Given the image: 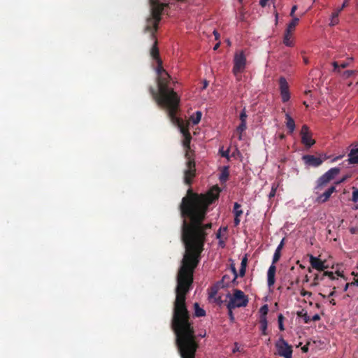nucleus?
<instances>
[{"label": "nucleus", "mask_w": 358, "mask_h": 358, "mask_svg": "<svg viewBox=\"0 0 358 358\" xmlns=\"http://www.w3.org/2000/svg\"><path fill=\"white\" fill-rule=\"evenodd\" d=\"M203 248H185L177 276L176 297L174 302L172 328L181 358H195L198 344L185 305V296L193 282V273L198 265Z\"/></svg>", "instance_id": "1"}, {"label": "nucleus", "mask_w": 358, "mask_h": 358, "mask_svg": "<svg viewBox=\"0 0 358 358\" xmlns=\"http://www.w3.org/2000/svg\"><path fill=\"white\" fill-rule=\"evenodd\" d=\"M178 122H173L171 120V121L180 127V131L184 137L182 144L185 149V157L187 159L186 169L184 171V181L186 184L189 185L195 176L196 171L194 159L192 157V151L189 150V145L192 138L188 129L181 127L180 120L178 117Z\"/></svg>", "instance_id": "2"}, {"label": "nucleus", "mask_w": 358, "mask_h": 358, "mask_svg": "<svg viewBox=\"0 0 358 358\" xmlns=\"http://www.w3.org/2000/svg\"><path fill=\"white\" fill-rule=\"evenodd\" d=\"M227 296L229 299L227 307L231 313V310L236 308L245 307L248 305V298L241 290L235 289L233 294H229Z\"/></svg>", "instance_id": "3"}, {"label": "nucleus", "mask_w": 358, "mask_h": 358, "mask_svg": "<svg viewBox=\"0 0 358 358\" xmlns=\"http://www.w3.org/2000/svg\"><path fill=\"white\" fill-rule=\"evenodd\" d=\"M232 72L238 80H241V73L245 71L247 59L243 50L236 51L234 57Z\"/></svg>", "instance_id": "4"}, {"label": "nucleus", "mask_w": 358, "mask_h": 358, "mask_svg": "<svg viewBox=\"0 0 358 358\" xmlns=\"http://www.w3.org/2000/svg\"><path fill=\"white\" fill-rule=\"evenodd\" d=\"M338 277L344 278V275L342 272L336 271L334 273L332 271H320L318 273L315 275V277L313 280V284L314 285H317L322 282H325L327 280H338Z\"/></svg>", "instance_id": "5"}, {"label": "nucleus", "mask_w": 358, "mask_h": 358, "mask_svg": "<svg viewBox=\"0 0 358 358\" xmlns=\"http://www.w3.org/2000/svg\"><path fill=\"white\" fill-rule=\"evenodd\" d=\"M277 354L284 358H292V346L289 345L282 337L275 343Z\"/></svg>", "instance_id": "6"}, {"label": "nucleus", "mask_w": 358, "mask_h": 358, "mask_svg": "<svg viewBox=\"0 0 358 358\" xmlns=\"http://www.w3.org/2000/svg\"><path fill=\"white\" fill-rule=\"evenodd\" d=\"M300 135L301 138V143L307 148L313 146L315 141L312 138V134L309 131V128L307 125L304 124L302 126Z\"/></svg>", "instance_id": "7"}, {"label": "nucleus", "mask_w": 358, "mask_h": 358, "mask_svg": "<svg viewBox=\"0 0 358 358\" xmlns=\"http://www.w3.org/2000/svg\"><path fill=\"white\" fill-rule=\"evenodd\" d=\"M329 157L326 155H324V159H322L320 157H317L314 155H307L303 157V160L304 161L305 164L308 166L317 167L322 164L324 159H327Z\"/></svg>", "instance_id": "8"}, {"label": "nucleus", "mask_w": 358, "mask_h": 358, "mask_svg": "<svg viewBox=\"0 0 358 358\" xmlns=\"http://www.w3.org/2000/svg\"><path fill=\"white\" fill-rule=\"evenodd\" d=\"M279 83L282 100L283 102H286L290 98L288 83L286 79L282 77L280 78Z\"/></svg>", "instance_id": "9"}, {"label": "nucleus", "mask_w": 358, "mask_h": 358, "mask_svg": "<svg viewBox=\"0 0 358 358\" xmlns=\"http://www.w3.org/2000/svg\"><path fill=\"white\" fill-rule=\"evenodd\" d=\"M309 259L311 266L318 271H324L328 268V266L325 264V262L322 261L318 257L310 255Z\"/></svg>", "instance_id": "10"}, {"label": "nucleus", "mask_w": 358, "mask_h": 358, "mask_svg": "<svg viewBox=\"0 0 358 358\" xmlns=\"http://www.w3.org/2000/svg\"><path fill=\"white\" fill-rule=\"evenodd\" d=\"M275 271H276V266L275 264L272 263L271 265L269 266L268 271H267V284L269 287H271L273 286L275 282Z\"/></svg>", "instance_id": "11"}, {"label": "nucleus", "mask_w": 358, "mask_h": 358, "mask_svg": "<svg viewBox=\"0 0 358 358\" xmlns=\"http://www.w3.org/2000/svg\"><path fill=\"white\" fill-rule=\"evenodd\" d=\"M336 191L334 186L330 187L323 194L319 195L317 198V201L319 203H324L330 198L331 195Z\"/></svg>", "instance_id": "12"}, {"label": "nucleus", "mask_w": 358, "mask_h": 358, "mask_svg": "<svg viewBox=\"0 0 358 358\" xmlns=\"http://www.w3.org/2000/svg\"><path fill=\"white\" fill-rule=\"evenodd\" d=\"M353 58L348 57L346 61L341 63L340 64L337 62H334L332 65L334 66V71L336 73H341V69H345L350 65L352 62Z\"/></svg>", "instance_id": "13"}, {"label": "nucleus", "mask_w": 358, "mask_h": 358, "mask_svg": "<svg viewBox=\"0 0 358 358\" xmlns=\"http://www.w3.org/2000/svg\"><path fill=\"white\" fill-rule=\"evenodd\" d=\"M331 179L329 177L327 176L325 173L322 175L317 180V185L315 187V189L317 190V193H318L319 191L322 190L324 186H325Z\"/></svg>", "instance_id": "14"}, {"label": "nucleus", "mask_w": 358, "mask_h": 358, "mask_svg": "<svg viewBox=\"0 0 358 358\" xmlns=\"http://www.w3.org/2000/svg\"><path fill=\"white\" fill-rule=\"evenodd\" d=\"M283 43L288 47H292L294 45V40L292 36V32H289L285 31L284 38H283Z\"/></svg>", "instance_id": "15"}, {"label": "nucleus", "mask_w": 358, "mask_h": 358, "mask_svg": "<svg viewBox=\"0 0 358 358\" xmlns=\"http://www.w3.org/2000/svg\"><path fill=\"white\" fill-rule=\"evenodd\" d=\"M285 119H286V127L289 129V131L290 133H292L295 129V122L293 120V118L288 114H285Z\"/></svg>", "instance_id": "16"}, {"label": "nucleus", "mask_w": 358, "mask_h": 358, "mask_svg": "<svg viewBox=\"0 0 358 358\" xmlns=\"http://www.w3.org/2000/svg\"><path fill=\"white\" fill-rule=\"evenodd\" d=\"M282 246H283V240L281 241V243L278 245V246L277 247L275 252H274V255H273V261H272V263L273 264H275L280 258V252H281V250L282 248Z\"/></svg>", "instance_id": "17"}, {"label": "nucleus", "mask_w": 358, "mask_h": 358, "mask_svg": "<svg viewBox=\"0 0 358 358\" xmlns=\"http://www.w3.org/2000/svg\"><path fill=\"white\" fill-rule=\"evenodd\" d=\"M202 113L200 111H196L195 113L192 114L189 117V121L193 124H197L201 119Z\"/></svg>", "instance_id": "18"}, {"label": "nucleus", "mask_w": 358, "mask_h": 358, "mask_svg": "<svg viewBox=\"0 0 358 358\" xmlns=\"http://www.w3.org/2000/svg\"><path fill=\"white\" fill-rule=\"evenodd\" d=\"M299 21V19L296 17H292V21L288 24L287 27L286 29L287 31L292 32L296 26L297 25L298 22Z\"/></svg>", "instance_id": "19"}, {"label": "nucleus", "mask_w": 358, "mask_h": 358, "mask_svg": "<svg viewBox=\"0 0 358 358\" xmlns=\"http://www.w3.org/2000/svg\"><path fill=\"white\" fill-rule=\"evenodd\" d=\"M341 13V10H336L331 14V22L329 23L330 26H334L338 23V17L339 13Z\"/></svg>", "instance_id": "20"}, {"label": "nucleus", "mask_w": 358, "mask_h": 358, "mask_svg": "<svg viewBox=\"0 0 358 358\" xmlns=\"http://www.w3.org/2000/svg\"><path fill=\"white\" fill-rule=\"evenodd\" d=\"M348 162L349 164H358V152H350Z\"/></svg>", "instance_id": "21"}, {"label": "nucleus", "mask_w": 358, "mask_h": 358, "mask_svg": "<svg viewBox=\"0 0 358 358\" xmlns=\"http://www.w3.org/2000/svg\"><path fill=\"white\" fill-rule=\"evenodd\" d=\"M246 123L241 122L237 127L236 131L238 134V140H242V133L246 129Z\"/></svg>", "instance_id": "22"}, {"label": "nucleus", "mask_w": 358, "mask_h": 358, "mask_svg": "<svg viewBox=\"0 0 358 358\" xmlns=\"http://www.w3.org/2000/svg\"><path fill=\"white\" fill-rule=\"evenodd\" d=\"M194 315L196 317H203L206 315L205 310L200 308L197 303H194Z\"/></svg>", "instance_id": "23"}, {"label": "nucleus", "mask_w": 358, "mask_h": 358, "mask_svg": "<svg viewBox=\"0 0 358 358\" xmlns=\"http://www.w3.org/2000/svg\"><path fill=\"white\" fill-rule=\"evenodd\" d=\"M340 172V169L338 168H331L327 172L325 173L328 177L331 180H332L336 175H338Z\"/></svg>", "instance_id": "24"}, {"label": "nucleus", "mask_w": 358, "mask_h": 358, "mask_svg": "<svg viewBox=\"0 0 358 358\" xmlns=\"http://www.w3.org/2000/svg\"><path fill=\"white\" fill-rule=\"evenodd\" d=\"M234 213L236 217H240L243 214V211L241 210V205L238 203H234Z\"/></svg>", "instance_id": "25"}, {"label": "nucleus", "mask_w": 358, "mask_h": 358, "mask_svg": "<svg viewBox=\"0 0 358 358\" xmlns=\"http://www.w3.org/2000/svg\"><path fill=\"white\" fill-rule=\"evenodd\" d=\"M356 73V71L354 70H347L342 73L341 76L346 79L352 76H354Z\"/></svg>", "instance_id": "26"}, {"label": "nucleus", "mask_w": 358, "mask_h": 358, "mask_svg": "<svg viewBox=\"0 0 358 358\" xmlns=\"http://www.w3.org/2000/svg\"><path fill=\"white\" fill-rule=\"evenodd\" d=\"M278 186H279L278 183H275V182L273 183L272 187H271V190L268 195L270 199L275 196Z\"/></svg>", "instance_id": "27"}, {"label": "nucleus", "mask_w": 358, "mask_h": 358, "mask_svg": "<svg viewBox=\"0 0 358 358\" xmlns=\"http://www.w3.org/2000/svg\"><path fill=\"white\" fill-rule=\"evenodd\" d=\"M268 311V308L267 305H264L263 306H262L259 309L261 317L266 318V315H267Z\"/></svg>", "instance_id": "28"}, {"label": "nucleus", "mask_w": 358, "mask_h": 358, "mask_svg": "<svg viewBox=\"0 0 358 358\" xmlns=\"http://www.w3.org/2000/svg\"><path fill=\"white\" fill-rule=\"evenodd\" d=\"M260 322H261L262 332H263L264 334H266V328H267V320H266V318L261 317Z\"/></svg>", "instance_id": "29"}, {"label": "nucleus", "mask_w": 358, "mask_h": 358, "mask_svg": "<svg viewBox=\"0 0 358 358\" xmlns=\"http://www.w3.org/2000/svg\"><path fill=\"white\" fill-rule=\"evenodd\" d=\"M352 189V201L356 203L358 201V189L353 187Z\"/></svg>", "instance_id": "30"}, {"label": "nucleus", "mask_w": 358, "mask_h": 358, "mask_svg": "<svg viewBox=\"0 0 358 358\" xmlns=\"http://www.w3.org/2000/svg\"><path fill=\"white\" fill-rule=\"evenodd\" d=\"M247 115L245 109L240 114V120L241 122L246 123Z\"/></svg>", "instance_id": "31"}, {"label": "nucleus", "mask_w": 358, "mask_h": 358, "mask_svg": "<svg viewBox=\"0 0 358 358\" xmlns=\"http://www.w3.org/2000/svg\"><path fill=\"white\" fill-rule=\"evenodd\" d=\"M282 320H283V316L282 314L279 315L278 316V323H279V329L281 330V331H283L284 330V327H283V324H282Z\"/></svg>", "instance_id": "32"}, {"label": "nucleus", "mask_w": 358, "mask_h": 358, "mask_svg": "<svg viewBox=\"0 0 358 358\" xmlns=\"http://www.w3.org/2000/svg\"><path fill=\"white\" fill-rule=\"evenodd\" d=\"M311 294H312L310 292H308V291H306V290H303V289H302L301 291V295L304 296V297H308V296L309 297V296H311Z\"/></svg>", "instance_id": "33"}, {"label": "nucleus", "mask_w": 358, "mask_h": 358, "mask_svg": "<svg viewBox=\"0 0 358 358\" xmlns=\"http://www.w3.org/2000/svg\"><path fill=\"white\" fill-rule=\"evenodd\" d=\"M303 318L305 323H309L311 321V317L307 313L303 315Z\"/></svg>", "instance_id": "34"}, {"label": "nucleus", "mask_w": 358, "mask_h": 358, "mask_svg": "<svg viewBox=\"0 0 358 358\" xmlns=\"http://www.w3.org/2000/svg\"><path fill=\"white\" fill-rule=\"evenodd\" d=\"M247 261H248V258L247 257H244L242 260H241V267H245L246 268V265H247Z\"/></svg>", "instance_id": "35"}, {"label": "nucleus", "mask_w": 358, "mask_h": 358, "mask_svg": "<svg viewBox=\"0 0 358 358\" xmlns=\"http://www.w3.org/2000/svg\"><path fill=\"white\" fill-rule=\"evenodd\" d=\"M296 9H297V6L294 5V6H292V8L291 9V12H290V16L291 17H295L294 16V13L296 10Z\"/></svg>", "instance_id": "36"}, {"label": "nucleus", "mask_w": 358, "mask_h": 358, "mask_svg": "<svg viewBox=\"0 0 358 358\" xmlns=\"http://www.w3.org/2000/svg\"><path fill=\"white\" fill-rule=\"evenodd\" d=\"M352 148L350 152H358V143L352 145Z\"/></svg>", "instance_id": "37"}, {"label": "nucleus", "mask_w": 358, "mask_h": 358, "mask_svg": "<svg viewBox=\"0 0 358 358\" xmlns=\"http://www.w3.org/2000/svg\"><path fill=\"white\" fill-rule=\"evenodd\" d=\"M320 320V317L318 314H315L311 317V321H318Z\"/></svg>", "instance_id": "38"}, {"label": "nucleus", "mask_w": 358, "mask_h": 358, "mask_svg": "<svg viewBox=\"0 0 358 358\" xmlns=\"http://www.w3.org/2000/svg\"><path fill=\"white\" fill-rule=\"evenodd\" d=\"M239 273H240V275L241 276H243L245 275V267H241Z\"/></svg>", "instance_id": "39"}, {"label": "nucleus", "mask_w": 358, "mask_h": 358, "mask_svg": "<svg viewBox=\"0 0 358 358\" xmlns=\"http://www.w3.org/2000/svg\"><path fill=\"white\" fill-rule=\"evenodd\" d=\"M269 0H260L259 3H260V5L262 6V7H264L266 6L267 2Z\"/></svg>", "instance_id": "40"}, {"label": "nucleus", "mask_w": 358, "mask_h": 358, "mask_svg": "<svg viewBox=\"0 0 358 358\" xmlns=\"http://www.w3.org/2000/svg\"><path fill=\"white\" fill-rule=\"evenodd\" d=\"M240 223V219H239V217H236V215H235V218H234V224L236 226L238 225Z\"/></svg>", "instance_id": "41"}, {"label": "nucleus", "mask_w": 358, "mask_h": 358, "mask_svg": "<svg viewBox=\"0 0 358 358\" xmlns=\"http://www.w3.org/2000/svg\"><path fill=\"white\" fill-rule=\"evenodd\" d=\"M342 157H343V155H339V156H337L336 157H334L331 159V162H335L338 161V159H341Z\"/></svg>", "instance_id": "42"}, {"label": "nucleus", "mask_w": 358, "mask_h": 358, "mask_svg": "<svg viewBox=\"0 0 358 358\" xmlns=\"http://www.w3.org/2000/svg\"><path fill=\"white\" fill-rule=\"evenodd\" d=\"M222 156L228 158V157H229V150H227V151L222 152Z\"/></svg>", "instance_id": "43"}, {"label": "nucleus", "mask_w": 358, "mask_h": 358, "mask_svg": "<svg viewBox=\"0 0 358 358\" xmlns=\"http://www.w3.org/2000/svg\"><path fill=\"white\" fill-rule=\"evenodd\" d=\"M348 0H345V1H344V3H343L342 6H341L340 8H338V10H341H341H343V9L346 6H347V4H348V3H347V2H348Z\"/></svg>", "instance_id": "44"}, {"label": "nucleus", "mask_w": 358, "mask_h": 358, "mask_svg": "<svg viewBox=\"0 0 358 358\" xmlns=\"http://www.w3.org/2000/svg\"><path fill=\"white\" fill-rule=\"evenodd\" d=\"M213 34L215 36V39L218 40V38L220 37V34H218V32L216 30H214Z\"/></svg>", "instance_id": "45"}, {"label": "nucleus", "mask_w": 358, "mask_h": 358, "mask_svg": "<svg viewBox=\"0 0 358 358\" xmlns=\"http://www.w3.org/2000/svg\"><path fill=\"white\" fill-rule=\"evenodd\" d=\"M233 272H234V275L233 280H235L237 278V274H236V271L234 268H233Z\"/></svg>", "instance_id": "46"}, {"label": "nucleus", "mask_w": 358, "mask_h": 358, "mask_svg": "<svg viewBox=\"0 0 358 358\" xmlns=\"http://www.w3.org/2000/svg\"><path fill=\"white\" fill-rule=\"evenodd\" d=\"M217 292V290H212L211 293L210 294V297H213Z\"/></svg>", "instance_id": "47"}, {"label": "nucleus", "mask_w": 358, "mask_h": 358, "mask_svg": "<svg viewBox=\"0 0 358 358\" xmlns=\"http://www.w3.org/2000/svg\"><path fill=\"white\" fill-rule=\"evenodd\" d=\"M220 42H218L217 44H215V46H214V48H213V50H217V49H218V48L220 47Z\"/></svg>", "instance_id": "48"}, {"label": "nucleus", "mask_w": 358, "mask_h": 358, "mask_svg": "<svg viewBox=\"0 0 358 358\" xmlns=\"http://www.w3.org/2000/svg\"><path fill=\"white\" fill-rule=\"evenodd\" d=\"M348 286H349V283H346L345 287H344V289H343L344 292L347 291V289L348 288Z\"/></svg>", "instance_id": "49"}, {"label": "nucleus", "mask_w": 358, "mask_h": 358, "mask_svg": "<svg viewBox=\"0 0 358 358\" xmlns=\"http://www.w3.org/2000/svg\"><path fill=\"white\" fill-rule=\"evenodd\" d=\"M207 86H208V83H207V81L205 80L203 82V89H205Z\"/></svg>", "instance_id": "50"}, {"label": "nucleus", "mask_w": 358, "mask_h": 358, "mask_svg": "<svg viewBox=\"0 0 358 358\" xmlns=\"http://www.w3.org/2000/svg\"><path fill=\"white\" fill-rule=\"evenodd\" d=\"M227 278V275H224L223 278H222V282H224Z\"/></svg>", "instance_id": "51"}, {"label": "nucleus", "mask_w": 358, "mask_h": 358, "mask_svg": "<svg viewBox=\"0 0 358 358\" xmlns=\"http://www.w3.org/2000/svg\"><path fill=\"white\" fill-rule=\"evenodd\" d=\"M238 350V348L236 346V348L233 350V352H235Z\"/></svg>", "instance_id": "52"}, {"label": "nucleus", "mask_w": 358, "mask_h": 358, "mask_svg": "<svg viewBox=\"0 0 358 358\" xmlns=\"http://www.w3.org/2000/svg\"><path fill=\"white\" fill-rule=\"evenodd\" d=\"M217 238H220V231L217 234Z\"/></svg>", "instance_id": "53"}, {"label": "nucleus", "mask_w": 358, "mask_h": 358, "mask_svg": "<svg viewBox=\"0 0 358 358\" xmlns=\"http://www.w3.org/2000/svg\"><path fill=\"white\" fill-rule=\"evenodd\" d=\"M330 302H331V303H332L333 305H334V304H335V301H334V299H332Z\"/></svg>", "instance_id": "54"}, {"label": "nucleus", "mask_w": 358, "mask_h": 358, "mask_svg": "<svg viewBox=\"0 0 358 358\" xmlns=\"http://www.w3.org/2000/svg\"><path fill=\"white\" fill-rule=\"evenodd\" d=\"M227 44H228L229 45H231V42H230V41H229V40H227Z\"/></svg>", "instance_id": "55"}, {"label": "nucleus", "mask_w": 358, "mask_h": 358, "mask_svg": "<svg viewBox=\"0 0 358 358\" xmlns=\"http://www.w3.org/2000/svg\"><path fill=\"white\" fill-rule=\"evenodd\" d=\"M229 315H230L231 318V319H233V314H232V313H231L229 312Z\"/></svg>", "instance_id": "56"}, {"label": "nucleus", "mask_w": 358, "mask_h": 358, "mask_svg": "<svg viewBox=\"0 0 358 358\" xmlns=\"http://www.w3.org/2000/svg\"><path fill=\"white\" fill-rule=\"evenodd\" d=\"M351 85H352V83H350L348 84V86L350 87V86H351Z\"/></svg>", "instance_id": "57"}, {"label": "nucleus", "mask_w": 358, "mask_h": 358, "mask_svg": "<svg viewBox=\"0 0 358 358\" xmlns=\"http://www.w3.org/2000/svg\"><path fill=\"white\" fill-rule=\"evenodd\" d=\"M280 138H284V135H281V136H280Z\"/></svg>", "instance_id": "58"}, {"label": "nucleus", "mask_w": 358, "mask_h": 358, "mask_svg": "<svg viewBox=\"0 0 358 358\" xmlns=\"http://www.w3.org/2000/svg\"><path fill=\"white\" fill-rule=\"evenodd\" d=\"M334 294V292H331L329 296H332Z\"/></svg>", "instance_id": "59"}, {"label": "nucleus", "mask_w": 358, "mask_h": 358, "mask_svg": "<svg viewBox=\"0 0 358 358\" xmlns=\"http://www.w3.org/2000/svg\"><path fill=\"white\" fill-rule=\"evenodd\" d=\"M357 284H358V280H357Z\"/></svg>", "instance_id": "60"}]
</instances>
